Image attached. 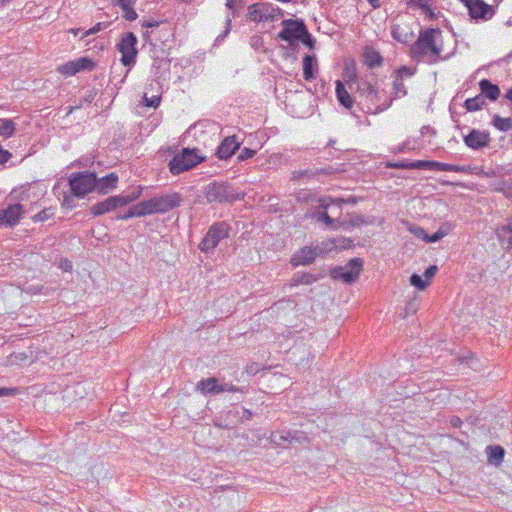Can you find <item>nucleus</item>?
Here are the masks:
<instances>
[{"mask_svg":"<svg viewBox=\"0 0 512 512\" xmlns=\"http://www.w3.org/2000/svg\"><path fill=\"white\" fill-rule=\"evenodd\" d=\"M485 105V99L483 95H477L473 98H469L465 101L464 107L467 109V111H478L483 108Z\"/></svg>","mask_w":512,"mask_h":512,"instance_id":"7c9ffc66","label":"nucleus"},{"mask_svg":"<svg viewBox=\"0 0 512 512\" xmlns=\"http://www.w3.org/2000/svg\"><path fill=\"white\" fill-rule=\"evenodd\" d=\"M142 216H145V211L143 209V205L141 202H139L138 204L132 206L127 213L125 214H118L116 216L117 219H121V220H127L129 218H132V217H142Z\"/></svg>","mask_w":512,"mask_h":512,"instance_id":"2f4dec72","label":"nucleus"},{"mask_svg":"<svg viewBox=\"0 0 512 512\" xmlns=\"http://www.w3.org/2000/svg\"><path fill=\"white\" fill-rule=\"evenodd\" d=\"M479 88L480 95H483L484 99L488 98L491 101H496L500 95L499 87L488 79H482L479 82Z\"/></svg>","mask_w":512,"mask_h":512,"instance_id":"4be33fe9","label":"nucleus"},{"mask_svg":"<svg viewBox=\"0 0 512 512\" xmlns=\"http://www.w3.org/2000/svg\"><path fill=\"white\" fill-rule=\"evenodd\" d=\"M391 35L394 40L406 44L412 38V33L404 32L399 24H394L391 28Z\"/></svg>","mask_w":512,"mask_h":512,"instance_id":"cd10ccee","label":"nucleus"},{"mask_svg":"<svg viewBox=\"0 0 512 512\" xmlns=\"http://www.w3.org/2000/svg\"><path fill=\"white\" fill-rule=\"evenodd\" d=\"M324 251L325 249L319 245L313 248L304 247L292 257L291 263L294 266L310 264L318 255L322 254Z\"/></svg>","mask_w":512,"mask_h":512,"instance_id":"dca6fc26","label":"nucleus"},{"mask_svg":"<svg viewBox=\"0 0 512 512\" xmlns=\"http://www.w3.org/2000/svg\"><path fill=\"white\" fill-rule=\"evenodd\" d=\"M437 35H441L439 28H426L420 31L418 39L410 47V56L417 60L428 56L430 63H436L442 52V47L436 43Z\"/></svg>","mask_w":512,"mask_h":512,"instance_id":"f257e3e1","label":"nucleus"},{"mask_svg":"<svg viewBox=\"0 0 512 512\" xmlns=\"http://www.w3.org/2000/svg\"><path fill=\"white\" fill-rule=\"evenodd\" d=\"M319 214L318 219L328 226H333V224L338 221L337 219L332 218L326 211Z\"/></svg>","mask_w":512,"mask_h":512,"instance_id":"49530a36","label":"nucleus"},{"mask_svg":"<svg viewBox=\"0 0 512 512\" xmlns=\"http://www.w3.org/2000/svg\"><path fill=\"white\" fill-rule=\"evenodd\" d=\"M298 41H301L305 46H307L310 49L314 48L316 42L312 35L309 33L307 27L301 34V37L298 39Z\"/></svg>","mask_w":512,"mask_h":512,"instance_id":"e433bc0d","label":"nucleus"},{"mask_svg":"<svg viewBox=\"0 0 512 512\" xmlns=\"http://www.w3.org/2000/svg\"><path fill=\"white\" fill-rule=\"evenodd\" d=\"M409 230L412 234H414L419 239L426 241L427 233L425 232V230L422 227L413 225L410 227Z\"/></svg>","mask_w":512,"mask_h":512,"instance_id":"79ce46f5","label":"nucleus"},{"mask_svg":"<svg viewBox=\"0 0 512 512\" xmlns=\"http://www.w3.org/2000/svg\"><path fill=\"white\" fill-rule=\"evenodd\" d=\"M228 236V225L224 222L213 224L204 239L199 244V249L203 252L212 251L219 243L221 239Z\"/></svg>","mask_w":512,"mask_h":512,"instance_id":"9b49d317","label":"nucleus"},{"mask_svg":"<svg viewBox=\"0 0 512 512\" xmlns=\"http://www.w3.org/2000/svg\"><path fill=\"white\" fill-rule=\"evenodd\" d=\"M438 271V268L437 266L435 265H431L429 266L426 270H425V273H424V276H425V280H427L428 282L435 276V274L437 273Z\"/></svg>","mask_w":512,"mask_h":512,"instance_id":"603ef678","label":"nucleus"},{"mask_svg":"<svg viewBox=\"0 0 512 512\" xmlns=\"http://www.w3.org/2000/svg\"><path fill=\"white\" fill-rule=\"evenodd\" d=\"M487 449L489 450L488 461L492 464L499 465L504 458V449L501 446H489Z\"/></svg>","mask_w":512,"mask_h":512,"instance_id":"c85d7f7f","label":"nucleus"},{"mask_svg":"<svg viewBox=\"0 0 512 512\" xmlns=\"http://www.w3.org/2000/svg\"><path fill=\"white\" fill-rule=\"evenodd\" d=\"M333 169L331 167L327 168H313V169H305L300 171H293L292 173V179L293 180H299L302 178L311 179L318 175H329L333 173Z\"/></svg>","mask_w":512,"mask_h":512,"instance_id":"5701e85b","label":"nucleus"},{"mask_svg":"<svg viewBox=\"0 0 512 512\" xmlns=\"http://www.w3.org/2000/svg\"><path fill=\"white\" fill-rule=\"evenodd\" d=\"M11 157V153L0 147V164L6 163Z\"/></svg>","mask_w":512,"mask_h":512,"instance_id":"13d9d810","label":"nucleus"},{"mask_svg":"<svg viewBox=\"0 0 512 512\" xmlns=\"http://www.w3.org/2000/svg\"><path fill=\"white\" fill-rule=\"evenodd\" d=\"M283 29L278 33V38L293 45L301 37L306 25L299 19H286L281 23Z\"/></svg>","mask_w":512,"mask_h":512,"instance_id":"f8f14e48","label":"nucleus"},{"mask_svg":"<svg viewBox=\"0 0 512 512\" xmlns=\"http://www.w3.org/2000/svg\"><path fill=\"white\" fill-rule=\"evenodd\" d=\"M255 153H256L255 150H252L250 148L244 147L240 151V153L238 155V160L239 161H244V160L250 159V158H252L255 155Z\"/></svg>","mask_w":512,"mask_h":512,"instance_id":"a19ab883","label":"nucleus"},{"mask_svg":"<svg viewBox=\"0 0 512 512\" xmlns=\"http://www.w3.org/2000/svg\"><path fill=\"white\" fill-rule=\"evenodd\" d=\"M450 424L454 428H459L462 425V420L458 416H452L450 419Z\"/></svg>","mask_w":512,"mask_h":512,"instance_id":"052dcab7","label":"nucleus"},{"mask_svg":"<svg viewBox=\"0 0 512 512\" xmlns=\"http://www.w3.org/2000/svg\"><path fill=\"white\" fill-rule=\"evenodd\" d=\"M270 2H259L248 6L246 18L252 22H262L269 20Z\"/></svg>","mask_w":512,"mask_h":512,"instance_id":"a211bd4d","label":"nucleus"},{"mask_svg":"<svg viewBox=\"0 0 512 512\" xmlns=\"http://www.w3.org/2000/svg\"><path fill=\"white\" fill-rule=\"evenodd\" d=\"M124 12H125V19L128 20V21H134L137 19L138 15L136 13V11L132 8V6L126 8V9H122Z\"/></svg>","mask_w":512,"mask_h":512,"instance_id":"3c124183","label":"nucleus"},{"mask_svg":"<svg viewBox=\"0 0 512 512\" xmlns=\"http://www.w3.org/2000/svg\"><path fill=\"white\" fill-rule=\"evenodd\" d=\"M316 281V277L312 274L304 273L298 279H295L296 284L309 285Z\"/></svg>","mask_w":512,"mask_h":512,"instance_id":"ea45409f","label":"nucleus"},{"mask_svg":"<svg viewBox=\"0 0 512 512\" xmlns=\"http://www.w3.org/2000/svg\"><path fill=\"white\" fill-rule=\"evenodd\" d=\"M197 152V149L184 148L181 153L176 154L170 160V172L174 175H178L204 161V157L199 156Z\"/></svg>","mask_w":512,"mask_h":512,"instance_id":"423d86ee","label":"nucleus"},{"mask_svg":"<svg viewBox=\"0 0 512 512\" xmlns=\"http://www.w3.org/2000/svg\"><path fill=\"white\" fill-rule=\"evenodd\" d=\"M424 12L429 20L438 19V15L432 10V7H429V10H425Z\"/></svg>","mask_w":512,"mask_h":512,"instance_id":"0e129e2a","label":"nucleus"},{"mask_svg":"<svg viewBox=\"0 0 512 512\" xmlns=\"http://www.w3.org/2000/svg\"><path fill=\"white\" fill-rule=\"evenodd\" d=\"M160 25V21L149 19V20H142V27L144 28H155Z\"/></svg>","mask_w":512,"mask_h":512,"instance_id":"6e6d98bb","label":"nucleus"},{"mask_svg":"<svg viewBox=\"0 0 512 512\" xmlns=\"http://www.w3.org/2000/svg\"><path fill=\"white\" fill-rule=\"evenodd\" d=\"M344 77H345V81L348 83L349 88L351 90L354 89V85L357 86V82H360L357 79V76H356V73L354 70L346 69Z\"/></svg>","mask_w":512,"mask_h":512,"instance_id":"58836bf2","label":"nucleus"},{"mask_svg":"<svg viewBox=\"0 0 512 512\" xmlns=\"http://www.w3.org/2000/svg\"><path fill=\"white\" fill-rule=\"evenodd\" d=\"M492 124L499 131L507 132L512 130V118H503L499 115H494L492 119Z\"/></svg>","mask_w":512,"mask_h":512,"instance_id":"c756f323","label":"nucleus"},{"mask_svg":"<svg viewBox=\"0 0 512 512\" xmlns=\"http://www.w3.org/2000/svg\"><path fill=\"white\" fill-rule=\"evenodd\" d=\"M137 37L133 32H127L123 35L117 45L121 53V63L124 66H132L136 62L138 50L136 48Z\"/></svg>","mask_w":512,"mask_h":512,"instance_id":"9d476101","label":"nucleus"},{"mask_svg":"<svg viewBox=\"0 0 512 512\" xmlns=\"http://www.w3.org/2000/svg\"><path fill=\"white\" fill-rule=\"evenodd\" d=\"M145 105L152 108H157L160 104V97L153 96L151 98H148L146 95L143 97Z\"/></svg>","mask_w":512,"mask_h":512,"instance_id":"c03bdc74","label":"nucleus"},{"mask_svg":"<svg viewBox=\"0 0 512 512\" xmlns=\"http://www.w3.org/2000/svg\"><path fill=\"white\" fill-rule=\"evenodd\" d=\"M48 218V215L46 213L45 210L39 212L36 216H35V219L38 220V221H45L46 219Z\"/></svg>","mask_w":512,"mask_h":512,"instance_id":"774afa93","label":"nucleus"},{"mask_svg":"<svg viewBox=\"0 0 512 512\" xmlns=\"http://www.w3.org/2000/svg\"><path fill=\"white\" fill-rule=\"evenodd\" d=\"M490 142L488 132L472 129L468 135L464 136V143L474 150L487 147Z\"/></svg>","mask_w":512,"mask_h":512,"instance_id":"f3484780","label":"nucleus"},{"mask_svg":"<svg viewBox=\"0 0 512 512\" xmlns=\"http://www.w3.org/2000/svg\"><path fill=\"white\" fill-rule=\"evenodd\" d=\"M348 223L350 226H360L365 223V219L362 215H355L350 218Z\"/></svg>","mask_w":512,"mask_h":512,"instance_id":"864d4df0","label":"nucleus"},{"mask_svg":"<svg viewBox=\"0 0 512 512\" xmlns=\"http://www.w3.org/2000/svg\"><path fill=\"white\" fill-rule=\"evenodd\" d=\"M410 284L420 290H424L429 285V282L423 279L422 276L414 273L410 277Z\"/></svg>","mask_w":512,"mask_h":512,"instance_id":"c9c22d12","label":"nucleus"},{"mask_svg":"<svg viewBox=\"0 0 512 512\" xmlns=\"http://www.w3.org/2000/svg\"><path fill=\"white\" fill-rule=\"evenodd\" d=\"M96 64L88 57L69 61L58 67V72L63 75L72 76L80 71H92Z\"/></svg>","mask_w":512,"mask_h":512,"instance_id":"ddd939ff","label":"nucleus"},{"mask_svg":"<svg viewBox=\"0 0 512 512\" xmlns=\"http://www.w3.org/2000/svg\"><path fill=\"white\" fill-rule=\"evenodd\" d=\"M245 5V0H227L226 7L230 10L235 8H242Z\"/></svg>","mask_w":512,"mask_h":512,"instance_id":"09e8293b","label":"nucleus"},{"mask_svg":"<svg viewBox=\"0 0 512 512\" xmlns=\"http://www.w3.org/2000/svg\"><path fill=\"white\" fill-rule=\"evenodd\" d=\"M253 413L248 409H242L240 412L238 409H231L226 413L225 424L216 423L215 425L221 428H231L238 421L242 422L245 420H251Z\"/></svg>","mask_w":512,"mask_h":512,"instance_id":"6ab92c4d","label":"nucleus"},{"mask_svg":"<svg viewBox=\"0 0 512 512\" xmlns=\"http://www.w3.org/2000/svg\"><path fill=\"white\" fill-rule=\"evenodd\" d=\"M359 97L365 101L366 104V113L378 114L385 110H387L392 105V98H387L382 101V95L385 94L384 91H379L376 89L370 82L362 80L361 82H357V87L355 88Z\"/></svg>","mask_w":512,"mask_h":512,"instance_id":"f03ea898","label":"nucleus"},{"mask_svg":"<svg viewBox=\"0 0 512 512\" xmlns=\"http://www.w3.org/2000/svg\"><path fill=\"white\" fill-rule=\"evenodd\" d=\"M140 194H141V188H138L136 192H133L132 194L127 195V196L119 195V196L109 197V198L105 199L104 201H101V202H98V203L92 205L90 208V212L94 216L103 215L105 213L115 210L118 207H122V206H125V205L133 202L140 196Z\"/></svg>","mask_w":512,"mask_h":512,"instance_id":"0eeeda50","label":"nucleus"},{"mask_svg":"<svg viewBox=\"0 0 512 512\" xmlns=\"http://www.w3.org/2000/svg\"><path fill=\"white\" fill-rule=\"evenodd\" d=\"M317 70V59L315 55H306L303 58V76L304 79L310 81L315 78Z\"/></svg>","mask_w":512,"mask_h":512,"instance_id":"393cba45","label":"nucleus"},{"mask_svg":"<svg viewBox=\"0 0 512 512\" xmlns=\"http://www.w3.org/2000/svg\"><path fill=\"white\" fill-rule=\"evenodd\" d=\"M414 75V70H412L411 68L407 67V66H402L400 67L397 72H396V75L395 76H400V78L403 79L404 76L406 77H411Z\"/></svg>","mask_w":512,"mask_h":512,"instance_id":"de8ad7c7","label":"nucleus"},{"mask_svg":"<svg viewBox=\"0 0 512 512\" xmlns=\"http://www.w3.org/2000/svg\"><path fill=\"white\" fill-rule=\"evenodd\" d=\"M183 197L177 192L154 196L141 201L145 215L166 213L181 205Z\"/></svg>","mask_w":512,"mask_h":512,"instance_id":"39448f33","label":"nucleus"},{"mask_svg":"<svg viewBox=\"0 0 512 512\" xmlns=\"http://www.w3.org/2000/svg\"><path fill=\"white\" fill-rule=\"evenodd\" d=\"M240 147V142L236 140L235 136L226 137L216 150V155L219 159L226 160L230 158Z\"/></svg>","mask_w":512,"mask_h":512,"instance_id":"aec40b11","label":"nucleus"},{"mask_svg":"<svg viewBox=\"0 0 512 512\" xmlns=\"http://www.w3.org/2000/svg\"><path fill=\"white\" fill-rule=\"evenodd\" d=\"M394 98H400L407 95L406 87L400 76H395L393 81Z\"/></svg>","mask_w":512,"mask_h":512,"instance_id":"72a5a7b5","label":"nucleus"},{"mask_svg":"<svg viewBox=\"0 0 512 512\" xmlns=\"http://www.w3.org/2000/svg\"><path fill=\"white\" fill-rule=\"evenodd\" d=\"M450 225L449 224H443L439 227L437 230L438 233H441L442 237L446 236L450 231Z\"/></svg>","mask_w":512,"mask_h":512,"instance_id":"680f3d73","label":"nucleus"},{"mask_svg":"<svg viewBox=\"0 0 512 512\" xmlns=\"http://www.w3.org/2000/svg\"><path fill=\"white\" fill-rule=\"evenodd\" d=\"M284 16V11L274 6L272 3L269 4V20L271 21H277L281 19Z\"/></svg>","mask_w":512,"mask_h":512,"instance_id":"4c0bfd02","label":"nucleus"},{"mask_svg":"<svg viewBox=\"0 0 512 512\" xmlns=\"http://www.w3.org/2000/svg\"><path fill=\"white\" fill-rule=\"evenodd\" d=\"M15 123L10 119L0 118V136L11 137L15 132Z\"/></svg>","mask_w":512,"mask_h":512,"instance_id":"473e14b6","label":"nucleus"},{"mask_svg":"<svg viewBox=\"0 0 512 512\" xmlns=\"http://www.w3.org/2000/svg\"><path fill=\"white\" fill-rule=\"evenodd\" d=\"M114 3L122 9H126L134 4V0H114Z\"/></svg>","mask_w":512,"mask_h":512,"instance_id":"4d7b16f0","label":"nucleus"},{"mask_svg":"<svg viewBox=\"0 0 512 512\" xmlns=\"http://www.w3.org/2000/svg\"><path fill=\"white\" fill-rule=\"evenodd\" d=\"M17 393H18L17 388L0 387V397L13 396V395H16Z\"/></svg>","mask_w":512,"mask_h":512,"instance_id":"5fc2aeb1","label":"nucleus"},{"mask_svg":"<svg viewBox=\"0 0 512 512\" xmlns=\"http://www.w3.org/2000/svg\"><path fill=\"white\" fill-rule=\"evenodd\" d=\"M387 167L395 169H423V170H439L460 173H471L472 168L468 165H452L437 161L417 160L413 162H395L388 163Z\"/></svg>","mask_w":512,"mask_h":512,"instance_id":"20e7f679","label":"nucleus"},{"mask_svg":"<svg viewBox=\"0 0 512 512\" xmlns=\"http://www.w3.org/2000/svg\"><path fill=\"white\" fill-rule=\"evenodd\" d=\"M280 439L288 441L289 443H292L293 441L301 442V439L307 440V437L305 436H296L292 435L290 432H286V434H280Z\"/></svg>","mask_w":512,"mask_h":512,"instance_id":"37998d69","label":"nucleus"},{"mask_svg":"<svg viewBox=\"0 0 512 512\" xmlns=\"http://www.w3.org/2000/svg\"><path fill=\"white\" fill-rule=\"evenodd\" d=\"M407 5L410 8L421 9L424 12L429 10V7H432L433 0H407Z\"/></svg>","mask_w":512,"mask_h":512,"instance_id":"f704fd0d","label":"nucleus"},{"mask_svg":"<svg viewBox=\"0 0 512 512\" xmlns=\"http://www.w3.org/2000/svg\"><path fill=\"white\" fill-rule=\"evenodd\" d=\"M204 193L208 203H233L244 198V194L236 191L228 182L210 183Z\"/></svg>","mask_w":512,"mask_h":512,"instance_id":"7ed1b4c3","label":"nucleus"},{"mask_svg":"<svg viewBox=\"0 0 512 512\" xmlns=\"http://www.w3.org/2000/svg\"><path fill=\"white\" fill-rule=\"evenodd\" d=\"M336 95L341 105H343L347 109L352 108L354 100L349 94V92L346 90L344 84L339 80L336 82Z\"/></svg>","mask_w":512,"mask_h":512,"instance_id":"a878e982","label":"nucleus"},{"mask_svg":"<svg viewBox=\"0 0 512 512\" xmlns=\"http://www.w3.org/2000/svg\"><path fill=\"white\" fill-rule=\"evenodd\" d=\"M24 209L21 204L9 205L6 209L0 210V225L14 226L22 218Z\"/></svg>","mask_w":512,"mask_h":512,"instance_id":"2eb2a0df","label":"nucleus"},{"mask_svg":"<svg viewBox=\"0 0 512 512\" xmlns=\"http://www.w3.org/2000/svg\"><path fill=\"white\" fill-rule=\"evenodd\" d=\"M502 233H512V217L509 219V223L501 226L498 229V239L499 241H503Z\"/></svg>","mask_w":512,"mask_h":512,"instance_id":"a18cd8bd","label":"nucleus"},{"mask_svg":"<svg viewBox=\"0 0 512 512\" xmlns=\"http://www.w3.org/2000/svg\"><path fill=\"white\" fill-rule=\"evenodd\" d=\"M364 62L369 68L373 69L382 65L383 57L373 49H366L364 52Z\"/></svg>","mask_w":512,"mask_h":512,"instance_id":"bb28decb","label":"nucleus"},{"mask_svg":"<svg viewBox=\"0 0 512 512\" xmlns=\"http://www.w3.org/2000/svg\"><path fill=\"white\" fill-rule=\"evenodd\" d=\"M363 264V259L353 258L345 266H337L333 268L331 276L333 279L342 280L347 284H351L359 278Z\"/></svg>","mask_w":512,"mask_h":512,"instance_id":"1a4fd4ad","label":"nucleus"},{"mask_svg":"<svg viewBox=\"0 0 512 512\" xmlns=\"http://www.w3.org/2000/svg\"><path fill=\"white\" fill-rule=\"evenodd\" d=\"M71 192L76 197H84L94 190L95 173L94 172H75L70 174L68 178Z\"/></svg>","mask_w":512,"mask_h":512,"instance_id":"6e6552de","label":"nucleus"},{"mask_svg":"<svg viewBox=\"0 0 512 512\" xmlns=\"http://www.w3.org/2000/svg\"><path fill=\"white\" fill-rule=\"evenodd\" d=\"M63 205L67 208H73L74 207V200L70 196H64Z\"/></svg>","mask_w":512,"mask_h":512,"instance_id":"e2e57ef3","label":"nucleus"},{"mask_svg":"<svg viewBox=\"0 0 512 512\" xmlns=\"http://www.w3.org/2000/svg\"><path fill=\"white\" fill-rule=\"evenodd\" d=\"M468 12L469 16L476 21H487L495 14L493 6L486 4L483 0H472V4L468 6Z\"/></svg>","mask_w":512,"mask_h":512,"instance_id":"4468645a","label":"nucleus"},{"mask_svg":"<svg viewBox=\"0 0 512 512\" xmlns=\"http://www.w3.org/2000/svg\"><path fill=\"white\" fill-rule=\"evenodd\" d=\"M219 380L216 377H209L202 379L197 384V389L203 394H219L220 393Z\"/></svg>","mask_w":512,"mask_h":512,"instance_id":"b1692460","label":"nucleus"},{"mask_svg":"<svg viewBox=\"0 0 512 512\" xmlns=\"http://www.w3.org/2000/svg\"><path fill=\"white\" fill-rule=\"evenodd\" d=\"M61 268L65 271H69L72 269V263L67 259L61 260Z\"/></svg>","mask_w":512,"mask_h":512,"instance_id":"69168bd1","label":"nucleus"},{"mask_svg":"<svg viewBox=\"0 0 512 512\" xmlns=\"http://www.w3.org/2000/svg\"><path fill=\"white\" fill-rule=\"evenodd\" d=\"M336 201H337V203H348V204H353V205L357 203V199L352 196L347 199H337Z\"/></svg>","mask_w":512,"mask_h":512,"instance_id":"338daca9","label":"nucleus"},{"mask_svg":"<svg viewBox=\"0 0 512 512\" xmlns=\"http://www.w3.org/2000/svg\"><path fill=\"white\" fill-rule=\"evenodd\" d=\"M95 186L94 190L101 194H106L110 190L116 188L118 182V175L115 173H110L102 178H97L95 175Z\"/></svg>","mask_w":512,"mask_h":512,"instance_id":"412c9836","label":"nucleus"},{"mask_svg":"<svg viewBox=\"0 0 512 512\" xmlns=\"http://www.w3.org/2000/svg\"><path fill=\"white\" fill-rule=\"evenodd\" d=\"M238 391H242V389H240L237 386H234L233 384H230V383H221L220 384V393L221 392H238Z\"/></svg>","mask_w":512,"mask_h":512,"instance_id":"8fccbe9b","label":"nucleus"},{"mask_svg":"<svg viewBox=\"0 0 512 512\" xmlns=\"http://www.w3.org/2000/svg\"><path fill=\"white\" fill-rule=\"evenodd\" d=\"M443 237L441 235V233H438L437 231L432 234L431 236H429L427 234V237H426V242H431V243H434V242H437L439 240H441Z\"/></svg>","mask_w":512,"mask_h":512,"instance_id":"bf43d9fd","label":"nucleus"}]
</instances>
